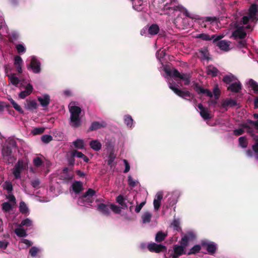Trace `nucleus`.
I'll list each match as a JSON object with an SVG mask.
<instances>
[{"mask_svg": "<svg viewBox=\"0 0 258 258\" xmlns=\"http://www.w3.org/2000/svg\"><path fill=\"white\" fill-rule=\"evenodd\" d=\"M200 53L202 54L204 59L210 60L209 53L207 48L203 47L199 50Z\"/></svg>", "mask_w": 258, "mask_h": 258, "instance_id": "nucleus-35", "label": "nucleus"}, {"mask_svg": "<svg viewBox=\"0 0 258 258\" xmlns=\"http://www.w3.org/2000/svg\"><path fill=\"white\" fill-rule=\"evenodd\" d=\"M219 71L217 68L212 66H209L208 67L207 70V73L209 75H211L212 77H216Z\"/></svg>", "mask_w": 258, "mask_h": 258, "instance_id": "nucleus-29", "label": "nucleus"}, {"mask_svg": "<svg viewBox=\"0 0 258 258\" xmlns=\"http://www.w3.org/2000/svg\"><path fill=\"white\" fill-rule=\"evenodd\" d=\"M115 158V155L114 154L113 152H111L109 154L107 160V164L110 167H112L113 166V163Z\"/></svg>", "mask_w": 258, "mask_h": 258, "instance_id": "nucleus-44", "label": "nucleus"}, {"mask_svg": "<svg viewBox=\"0 0 258 258\" xmlns=\"http://www.w3.org/2000/svg\"><path fill=\"white\" fill-rule=\"evenodd\" d=\"M152 215L149 212H145L142 216V218L144 223H149L151 221Z\"/></svg>", "mask_w": 258, "mask_h": 258, "instance_id": "nucleus-41", "label": "nucleus"}, {"mask_svg": "<svg viewBox=\"0 0 258 258\" xmlns=\"http://www.w3.org/2000/svg\"><path fill=\"white\" fill-rule=\"evenodd\" d=\"M106 126H107V123L104 121H102L101 122L94 121L92 123L88 131H96V130L101 128L106 127Z\"/></svg>", "mask_w": 258, "mask_h": 258, "instance_id": "nucleus-16", "label": "nucleus"}, {"mask_svg": "<svg viewBox=\"0 0 258 258\" xmlns=\"http://www.w3.org/2000/svg\"><path fill=\"white\" fill-rule=\"evenodd\" d=\"M244 27L243 26H239L237 27L236 29L234 30L232 34V36L235 39L237 38L243 39L246 36V32L243 30Z\"/></svg>", "mask_w": 258, "mask_h": 258, "instance_id": "nucleus-10", "label": "nucleus"}, {"mask_svg": "<svg viewBox=\"0 0 258 258\" xmlns=\"http://www.w3.org/2000/svg\"><path fill=\"white\" fill-rule=\"evenodd\" d=\"M73 145L77 149H82L84 148V142L81 139H77L74 141Z\"/></svg>", "mask_w": 258, "mask_h": 258, "instance_id": "nucleus-43", "label": "nucleus"}, {"mask_svg": "<svg viewBox=\"0 0 258 258\" xmlns=\"http://www.w3.org/2000/svg\"><path fill=\"white\" fill-rule=\"evenodd\" d=\"M194 89L198 94H205L207 96L212 98L213 94L210 90L207 89H204L198 83H195L193 85Z\"/></svg>", "mask_w": 258, "mask_h": 258, "instance_id": "nucleus-8", "label": "nucleus"}, {"mask_svg": "<svg viewBox=\"0 0 258 258\" xmlns=\"http://www.w3.org/2000/svg\"><path fill=\"white\" fill-rule=\"evenodd\" d=\"M11 103H12L13 107L19 113H23L24 111L22 109V108L20 107V105H19L13 99H11Z\"/></svg>", "mask_w": 258, "mask_h": 258, "instance_id": "nucleus-48", "label": "nucleus"}, {"mask_svg": "<svg viewBox=\"0 0 258 258\" xmlns=\"http://www.w3.org/2000/svg\"><path fill=\"white\" fill-rule=\"evenodd\" d=\"M96 193V191L92 188H89L85 193H84L81 197L82 201H84V199L88 197H93Z\"/></svg>", "mask_w": 258, "mask_h": 258, "instance_id": "nucleus-33", "label": "nucleus"}, {"mask_svg": "<svg viewBox=\"0 0 258 258\" xmlns=\"http://www.w3.org/2000/svg\"><path fill=\"white\" fill-rule=\"evenodd\" d=\"M17 143L14 140L9 141L8 145L3 147L2 154L4 157L8 160L11 158L12 153V148H16Z\"/></svg>", "mask_w": 258, "mask_h": 258, "instance_id": "nucleus-4", "label": "nucleus"}, {"mask_svg": "<svg viewBox=\"0 0 258 258\" xmlns=\"http://www.w3.org/2000/svg\"><path fill=\"white\" fill-rule=\"evenodd\" d=\"M41 139L43 143L47 144L52 140V137L49 135H44L41 137Z\"/></svg>", "mask_w": 258, "mask_h": 258, "instance_id": "nucleus-49", "label": "nucleus"}, {"mask_svg": "<svg viewBox=\"0 0 258 258\" xmlns=\"http://www.w3.org/2000/svg\"><path fill=\"white\" fill-rule=\"evenodd\" d=\"M169 87L171 90H172L174 92V93L176 95H177L179 97L188 101L191 100V97H192V95L189 91H183L178 89L176 87V85L175 83H170Z\"/></svg>", "mask_w": 258, "mask_h": 258, "instance_id": "nucleus-3", "label": "nucleus"}, {"mask_svg": "<svg viewBox=\"0 0 258 258\" xmlns=\"http://www.w3.org/2000/svg\"><path fill=\"white\" fill-rule=\"evenodd\" d=\"M147 248L150 252L156 253H159L167 250V247L165 246L154 242L149 243Z\"/></svg>", "mask_w": 258, "mask_h": 258, "instance_id": "nucleus-5", "label": "nucleus"}, {"mask_svg": "<svg viewBox=\"0 0 258 258\" xmlns=\"http://www.w3.org/2000/svg\"><path fill=\"white\" fill-rule=\"evenodd\" d=\"M74 192L76 194H79L83 189V183L81 181H76L72 185Z\"/></svg>", "mask_w": 258, "mask_h": 258, "instance_id": "nucleus-22", "label": "nucleus"}, {"mask_svg": "<svg viewBox=\"0 0 258 258\" xmlns=\"http://www.w3.org/2000/svg\"><path fill=\"white\" fill-rule=\"evenodd\" d=\"M168 75L172 77L175 79L179 78L184 82L185 85H188L190 82L191 75L189 73L180 74L177 69H174L172 72L166 71Z\"/></svg>", "mask_w": 258, "mask_h": 258, "instance_id": "nucleus-2", "label": "nucleus"}, {"mask_svg": "<svg viewBox=\"0 0 258 258\" xmlns=\"http://www.w3.org/2000/svg\"><path fill=\"white\" fill-rule=\"evenodd\" d=\"M9 244V242L6 240L0 241V248L6 249Z\"/></svg>", "mask_w": 258, "mask_h": 258, "instance_id": "nucleus-62", "label": "nucleus"}, {"mask_svg": "<svg viewBox=\"0 0 258 258\" xmlns=\"http://www.w3.org/2000/svg\"><path fill=\"white\" fill-rule=\"evenodd\" d=\"M24 168L23 162L19 160L18 163L15 165L13 173L16 179H18L21 177V171Z\"/></svg>", "mask_w": 258, "mask_h": 258, "instance_id": "nucleus-14", "label": "nucleus"}, {"mask_svg": "<svg viewBox=\"0 0 258 258\" xmlns=\"http://www.w3.org/2000/svg\"><path fill=\"white\" fill-rule=\"evenodd\" d=\"M7 76L9 78V81L12 85L16 87H18V84H19L20 80L16 76L15 74L8 75Z\"/></svg>", "mask_w": 258, "mask_h": 258, "instance_id": "nucleus-27", "label": "nucleus"}, {"mask_svg": "<svg viewBox=\"0 0 258 258\" xmlns=\"http://www.w3.org/2000/svg\"><path fill=\"white\" fill-rule=\"evenodd\" d=\"M244 133V130L242 128H238L237 129L234 130L233 131V133L234 135L236 136H239L240 135H242Z\"/></svg>", "mask_w": 258, "mask_h": 258, "instance_id": "nucleus-60", "label": "nucleus"}, {"mask_svg": "<svg viewBox=\"0 0 258 258\" xmlns=\"http://www.w3.org/2000/svg\"><path fill=\"white\" fill-rule=\"evenodd\" d=\"M202 245L203 246L206 247V249L209 254L213 255L215 253L217 249V246L214 243H209L204 241L202 242Z\"/></svg>", "mask_w": 258, "mask_h": 258, "instance_id": "nucleus-17", "label": "nucleus"}, {"mask_svg": "<svg viewBox=\"0 0 258 258\" xmlns=\"http://www.w3.org/2000/svg\"><path fill=\"white\" fill-rule=\"evenodd\" d=\"M213 95H214V98L216 100H218L221 94V91L220 90L219 88H218V86L217 85H216L213 91Z\"/></svg>", "mask_w": 258, "mask_h": 258, "instance_id": "nucleus-46", "label": "nucleus"}, {"mask_svg": "<svg viewBox=\"0 0 258 258\" xmlns=\"http://www.w3.org/2000/svg\"><path fill=\"white\" fill-rule=\"evenodd\" d=\"M253 117L254 119H257V120L253 121L250 119H247V122H248L249 124L253 125L256 129L258 130V114H253Z\"/></svg>", "mask_w": 258, "mask_h": 258, "instance_id": "nucleus-42", "label": "nucleus"}, {"mask_svg": "<svg viewBox=\"0 0 258 258\" xmlns=\"http://www.w3.org/2000/svg\"><path fill=\"white\" fill-rule=\"evenodd\" d=\"M19 211L22 214L24 215H27L29 213L28 208L23 201H21L20 203Z\"/></svg>", "mask_w": 258, "mask_h": 258, "instance_id": "nucleus-30", "label": "nucleus"}, {"mask_svg": "<svg viewBox=\"0 0 258 258\" xmlns=\"http://www.w3.org/2000/svg\"><path fill=\"white\" fill-rule=\"evenodd\" d=\"M128 184L129 185L132 187H135L137 186L138 182L133 179L131 175L128 176Z\"/></svg>", "mask_w": 258, "mask_h": 258, "instance_id": "nucleus-51", "label": "nucleus"}, {"mask_svg": "<svg viewBox=\"0 0 258 258\" xmlns=\"http://www.w3.org/2000/svg\"><path fill=\"white\" fill-rule=\"evenodd\" d=\"M39 251V249L37 247L35 246L32 247L29 249V254L31 255L32 257H36L37 256V254Z\"/></svg>", "mask_w": 258, "mask_h": 258, "instance_id": "nucleus-50", "label": "nucleus"}, {"mask_svg": "<svg viewBox=\"0 0 258 258\" xmlns=\"http://www.w3.org/2000/svg\"><path fill=\"white\" fill-rule=\"evenodd\" d=\"M237 102L235 99H226L221 102V106L227 110L228 107H232L237 105Z\"/></svg>", "mask_w": 258, "mask_h": 258, "instance_id": "nucleus-18", "label": "nucleus"}, {"mask_svg": "<svg viewBox=\"0 0 258 258\" xmlns=\"http://www.w3.org/2000/svg\"><path fill=\"white\" fill-rule=\"evenodd\" d=\"M162 199V192L160 191L158 192L156 195V198L153 201L154 208L156 211H158L159 209Z\"/></svg>", "mask_w": 258, "mask_h": 258, "instance_id": "nucleus-20", "label": "nucleus"}, {"mask_svg": "<svg viewBox=\"0 0 258 258\" xmlns=\"http://www.w3.org/2000/svg\"><path fill=\"white\" fill-rule=\"evenodd\" d=\"M45 130L44 127H36L34 128L32 131L33 135H40L42 134Z\"/></svg>", "mask_w": 258, "mask_h": 258, "instance_id": "nucleus-52", "label": "nucleus"}, {"mask_svg": "<svg viewBox=\"0 0 258 258\" xmlns=\"http://www.w3.org/2000/svg\"><path fill=\"white\" fill-rule=\"evenodd\" d=\"M167 236V234L162 231H159L157 233L155 237V241L157 242H161L165 240Z\"/></svg>", "mask_w": 258, "mask_h": 258, "instance_id": "nucleus-31", "label": "nucleus"}, {"mask_svg": "<svg viewBox=\"0 0 258 258\" xmlns=\"http://www.w3.org/2000/svg\"><path fill=\"white\" fill-rule=\"evenodd\" d=\"M223 37L222 35H218L217 36L216 35H213L211 36L205 33H201L198 34L196 36V38H200L203 40L209 41V40H213V42L215 43L217 41H219Z\"/></svg>", "mask_w": 258, "mask_h": 258, "instance_id": "nucleus-7", "label": "nucleus"}, {"mask_svg": "<svg viewBox=\"0 0 258 258\" xmlns=\"http://www.w3.org/2000/svg\"><path fill=\"white\" fill-rule=\"evenodd\" d=\"M217 46L222 50L228 51L229 49V42L225 40L219 41Z\"/></svg>", "mask_w": 258, "mask_h": 258, "instance_id": "nucleus-28", "label": "nucleus"}, {"mask_svg": "<svg viewBox=\"0 0 258 258\" xmlns=\"http://www.w3.org/2000/svg\"><path fill=\"white\" fill-rule=\"evenodd\" d=\"M4 188H6L9 192H11L13 190V185L11 182L6 181L5 182V186Z\"/></svg>", "mask_w": 258, "mask_h": 258, "instance_id": "nucleus-63", "label": "nucleus"}, {"mask_svg": "<svg viewBox=\"0 0 258 258\" xmlns=\"http://www.w3.org/2000/svg\"><path fill=\"white\" fill-rule=\"evenodd\" d=\"M25 105L26 109L30 111L36 109L38 107V104L35 100H30L28 99L26 100Z\"/></svg>", "mask_w": 258, "mask_h": 258, "instance_id": "nucleus-24", "label": "nucleus"}, {"mask_svg": "<svg viewBox=\"0 0 258 258\" xmlns=\"http://www.w3.org/2000/svg\"><path fill=\"white\" fill-rule=\"evenodd\" d=\"M124 123L128 126L131 127L133 123V119L130 115H125L124 116Z\"/></svg>", "mask_w": 258, "mask_h": 258, "instance_id": "nucleus-39", "label": "nucleus"}, {"mask_svg": "<svg viewBox=\"0 0 258 258\" xmlns=\"http://www.w3.org/2000/svg\"><path fill=\"white\" fill-rule=\"evenodd\" d=\"M33 90V86L29 83L25 87V90L20 92L19 94V97L20 98L24 99L27 96H29L31 94Z\"/></svg>", "mask_w": 258, "mask_h": 258, "instance_id": "nucleus-15", "label": "nucleus"}, {"mask_svg": "<svg viewBox=\"0 0 258 258\" xmlns=\"http://www.w3.org/2000/svg\"><path fill=\"white\" fill-rule=\"evenodd\" d=\"M183 9V7L181 5L175 6L172 7H169L167 8L168 10H173L174 11H180L181 12Z\"/></svg>", "mask_w": 258, "mask_h": 258, "instance_id": "nucleus-55", "label": "nucleus"}, {"mask_svg": "<svg viewBox=\"0 0 258 258\" xmlns=\"http://www.w3.org/2000/svg\"><path fill=\"white\" fill-rule=\"evenodd\" d=\"M33 163L35 166L38 167L42 164V160L40 157H37L34 159Z\"/></svg>", "mask_w": 258, "mask_h": 258, "instance_id": "nucleus-54", "label": "nucleus"}, {"mask_svg": "<svg viewBox=\"0 0 258 258\" xmlns=\"http://www.w3.org/2000/svg\"><path fill=\"white\" fill-rule=\"evenodd\" d=\"M32 225V221L30 219L26 218L22 221L21 224H20V227H23L24 226L27 227H31Z\"/></svg>", "mask_w": 258, "mask_h": 258, "instance_id": "nucleus-47", "label": "nucleus"}, {"mask_svg": "<svg viewBox=\"0 0 258 258\" xmlns=\"http://www.w3.org/2000/svg\"><path fill=\"white\" fill-rule=\"evenodd\" d=\"M258 6L256 4H252L248 10V15L252 19H254L255 18Z\"/></svg>", "mask_w": 258, "mask_h": 258, "instance_id": "nucleus-25", "label": "nucleus"}, {"mask_svg": "<svg viewBox=\"0 0 258 258\" xmlns=\"http://www.w3.org/2000/svg\"><path fill=\"white\" fill-rule=\"evenodd\" d=\"M201 249V247L200 245H195L191 248L189 251L187 253V255L195 254L200 252Z\"/></svg>", "mask_w": 258, "mask_h": 258, "instance_id": "nucleus-34", "label": "nucleus"}, {"mask_svg": "<svg viewBox=\"0 0 258 258\" xmlns=\"http://www.w3.org/2000/svg\"><path fill=\"white\" fill-rule=\"evenodd\" d=\"M40 181L39 179H35L31 181V185L35 188H38L39 187Z\"/></svg>", "mask_w": 258, "mask_h": 258, "instance_id": "nucleus-59", "label": "nucleus"}, {"mask_svg": "<svg viewBox=\"0 0 258 258\" xmlns=\"http://www.w3.org/2000/svg\"><path fill=\"white\" fill-rule=\"evenodd\" d=\"M185 248L182 246L174 245L173 247V254L171 255L172 258H178L182 254H186Z\"/></svg>", "mask_w": 258, "mask_h": 258, "instance_id": "nucleus-9", "label": "nucleus"}, {"mask_svg": "<svg viewBox=\"0 0 258 258\" xmlns=\"http://www.w3.org/2000/svg\"><path fill=\"white\" fill-rule=\"evenodd\" d=\"M195 238L194 234L191 232H188L185 234L181 239L180 241V246H182L184 248L188 245V241L193 239Z\"/></svg>", "mask_w": 258, "mask_h": 258, "instance_id": "nucleus-11", "label": "nucleus"}, {"mask_svg": "<svg viewBox=\"0 0 258 258\" xmlns=\"http://www.w3.org/2000/svg\"><path fill=\"white\" fill-rule=\"evenodd\" d=\"M97 210L102 214L106 216H108L110 214V205H109L105 204L103 203L99 204L97 206Z\"/></svg>", "mask_w": 258, "mask_h": 258, "instance_id": "nucleus-13", "label": "nucleus"}, {"mask_svg": "<svg viewBox=\"0 0 258 258\" xmlns=\"http://www.w3.org/2000/svg\"><path fill=\"white\" fill-rule=\"evenodd\" d=\"M198 107L200 110V114L204 119L208 120L212 118V116L210 114L209 111L207 108H205L202 104L199 103Z\"/></svg>", "mask_w": 258, "mask_h": 258, "instance_id": "nucleus-12", "label": "nucleus"}, {"mask_svg": "<svg viewBox=\"0 0 258 258\" xmlns=\"http://www.w3.org/2000/svg\"><path fill=\"white\" fill-rule=\"evenodd\" d=\"M89 145L90 147L95 151H98L101 150L102 145L98 140H92L90 142Z\"/></svg>", "mask_w": 258, "mask_h": 258, "instance_id": "nucleus-26", "label": "nucleus"}, {"mask_svg": "<svg viewBox=\"0 0 258 258\" xmlns=\"http://www.w3.org/2000/svg\"><path fill=\"white\" fill-rule=\"evenodd\" d=\"M71 113L70 125L74 127H79L81 124L80 114L81 112V108L77 106H72L70 107Z\"/></svg>", "mask_w": 258, "mask_h": 258, "instance_id": "nucleus-1", "label": "nucleus"}, {"mask_svg": "<svg viewBox=\"0 0 258 258\" xmlns=\"http://www.w3.org/2000/svg\"><path fill=\"white\" fill-rule=\"evenodd\" d=\"M16 49L18 53H21L25 52L26 48L25 47L21 44H19L16 46Z\"/></svg>", "mask_w": 258, "mask_h": 258, "instance_id": "nucleus-56", "label": "nucleus"}, {"mask_svg": "<svg viewBox=\"0 0 258 258\" xmlns=\"http://www.w3.org/2000/svg\"><path fill=\"white\" fill-rule=\"evenodd\" d=\"M160 28L159 26L156 24H152L148 28V33L151 35H155L158 33Z\"/></svg>", "mask_w": 258, "mask_h": 258, "instance_id": "nucleus-23", "label": "nucleus"}, {"mask_svg": "<svg viewBox=\"0 0 258 258\" xmlns=\"http://www.w3.org/2000/svg\"><path fill=\"white\" fill-rule=\"evenodd\" d=\"M249 85L254 92L258 94V84L253 79H251L249 80Z\"/></svg>", "mask_w": 258, "mask_h": 258, "instance_id": "nucleus-38", "label": "nucleus"}, {"mask_svg": "<svg viewBox=\"0 0 258 258\" xmlns=\"http://www.w3.org/2000/svg\"><path fill=\"white\" fill-rule=\"evenodd\" d=\"M38 101L40 102L42 107H46L50 103V96L48 94H44L42 97H38Z\"/></svg>", "mask_w": 258, "mask_h": 258, "instance_id": "nucleus-21", "label": "nucleus"}, {"mask_svg": "<svg viewBox=\"0 0 258 258\" xmlns=\"http://www.w3.org/2000/svg\"><path fill=\"white\" fill-rule=\"evenodd\" d=\"M14 60L15 65H22L23 63V60L22 58L19 55H16L15 56Z\"/></svg>", "mask_w": 258, "mask_h": 258, "instance_id": "nucleus-57", "label": "nucleus"}, {"mask_svg": "<svg viewBox=\"0 0 258 258\" xmlns=\"http://www.w3.org/2000/svg\"><path fill=\"white\" fill-rule=\"evenodd\" d=\"M255 142L252 146V149L253 151L256 154H258V138L257 139H254Z\"/></svg>", "mask_w": 258, "mask_h": 258, "instance_id": "nucleus-64", "label": "nucleus"}, {"mask_svg": "<svg viewBox=\"0 0 258 258\" xmlns=\"http://www.w3.org/2000/svg\"><path fill=\"white\" fill-rule=\"evenodd\" d=\"M116 201L120 205H121L125 202V199L123 196L120 195L116 198Z\"/></svg>", "mask_w": 258, "mask_h": 258, "instance_id": "nucleus-61", "label": "nucleus"}, {"mask_svg": "<svg viewBox=\"0 0 258 258\" xmlns=\"http://www.w3.org/2000/svg\"><path fill=\"white\" fill-rule=\"evenodd\" d=\"M239 146L242 148H246L248 146V142L245 137H240L238 139Z\"/></svg>", "mask_w": 258, "mask_h": 258, "instance_id": "nucleus-37", "label": "nucleus"}, {"mask_svg": "<svg viewBox=\"0 0 258 258\" xmlns=\"http://www.w3.org/2000/svg\"><path fill=\"white\" fill-rule=\"evenodd\" d=\"M236 78L233 76V75H226L225 76L222 80L223 81L226 83V84H230L231 83L234 81Z\"/></svg>", "mask_w": 258, "mask_h": 258, "instance_id": "nucleus-32", "label": "nucleus"}, {"mask_svg": "<svg viewBox=\"0 0 258 258\" xmlns=\"http://www.w3.org/2000/svg\"><path fill=\"white\" fill-rule=\"evenodd\" d=\"M40 62L35 56H33L28 68H30L34 73L37 74L41 71Z\"/></svg>", "mask_w": 258, "mask_h": 258, "instance_id": "nucleus-6", "label": "nucleus"}, {"mask_svg": "<svg viewBox=\"0 0 258 258\" xmlns=\"http://www.w3.org/2000/svg\"><path fill=\"white\" fill-rule=\"evenodd\" d=\"M242 89L241 84L240 82H236L230 84L227 87V90L234 93H238Z\"/></svg>", "mask_w": 258, "mask_h": 258, "instance_id": "nucleus-19", "label": "nucleus"}, {"mask_svg": "<svg viewBox=\"0 0 258 258\" xmlns=\"http://www.w3.org/2000/svg\"><path fill=\"white\" fill-rule=\"evenodd\" d=\"M110 209L116 214H119L121 212V208L113 204L110 205Z\"/></svg>", "mask_w": 258, "mask_h": 258, "instance_id": "nucleus-45", "label": "nucleus"}, {"mask_svg": "<svg viewBox=\"0 0 258 258\" xmlns=\"http://www.w3.org/2000/svg\"><path fill=\"white\" fill-rule=\"evenodd\" d=\"M2 208L4 212L8 213L12 209V206L9 202H4L2 204Z\"/></svg>", "mask_w": 258, "mask_h": 258, "instance_id": "nucleus-40", "label": "nucleus"}, {"mask_svg": "<svg viewBox=\"0 0 258 258\" xmlns=\"http://www.w3.org/2000/svg\"><path fill=\"white\" fill-rule=\"evenodd\" d=\"M14 232L20 237H24L27 235L25 230L23 228H16L15 229Z\"/></svg>", "mask_w": 258, "mask_h": 258, "instance_id": "nucleus-36", "label": "nucleus"}, {"mask_svg": "<svg viewBox=\"0 0 258 258\" xmlns=\"http://www.w3.org/2000/svg\"><path fill=\"white\" fill-rule=\"evenodd\" d=\"M171 225L173 227L174 229L177 231L181 229L180 227V223L177 220H174Z\"/></svg>", "mask_w": 258, "mask_h": 258, "instance_id": "nucleus-53", "label": "nucleus"}, {"mask_svg": "<svg viewBox=\"0 0 258 258\" xmlns=\"http://www.w3.org/2000/svg\"><path fill=\"white\" fill-rule=\"evenodd\" d=\"M71 155L72 156L74 157H77L78 158H82L84 154H83L82 152H79L77 150H74L72 151L71 153Z\"/></svg>", "mask_w": 258, "mask_h": 258, "instance_id": "nucleus-58", "label": "nucleus"}]
</instances>
